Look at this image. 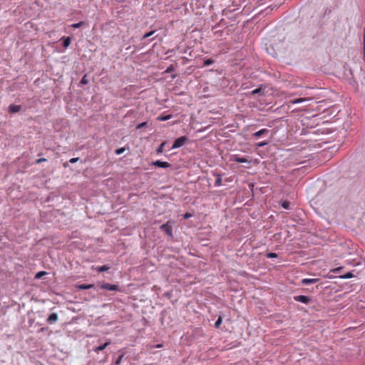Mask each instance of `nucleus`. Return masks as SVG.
<instances>
[{
    "mask_svg": "<svg viewBox=\"0 0 365 365\" xmlns=\"http://www.w3.org/2000/svg\"><path fill=\"white\" fill-rule=\"evenodd\" d=\"M175 225L174 221H168L167 223L161 225L163 230L170 239L173 238V228Z\"/></svg>",
    "mask_w": 365,
    "mask_h": 365,
    "instance_id": "obj_1",
    "label": "nucleus"
},
{
    "mask_svg": "<svg viewBox=\"0 0 365 365\" xmlns=\"http://www.w3.org/2000/svg\"><path fill=\"white\" fill-rule=\"evenodd\" d=\"M163 68H165V66L161 65V69H163Z\"/></svg>",
    "mask_w": 365,
    "mask_h": 365,
    "instance_id": "obj_42",
    "label": "nucleus"
},
{
    "mask_svg": "<svg viewBox=\"0 0 365 365\" xmlns=\"http://www.w3.org/2000/svg\"><path fill=\"white\" fill-rule=\"evenodd\" d=\"M267 257L270 258V259L276 258V257H277V255L274 252H269L267 254Z\"/></svg>",
    "mask_w": 365,
    "mask_h": 365,
    "instance_id": "obj_26",
    "label": "nucleus"
},
{
    "mask_svg": "<svg viewBox=\"0 0 365 365\" xmlns=\"http://www.w3.org/2000/svg\"><path fill=\"white\" fill-rule=\"evenodd\" d=\"M101 288L103 289H106L109 291H119L118 285L110 284L109 283H103L101 284Z\"/></svg>",
    "mask_w": 365,
    "mask_h": 365,
    "instance_id": "obj_5",
    "label": "nucleus"
},
{
    "mask_svg": "<svg viewBox=\"0 0 365 365\" xmlns=\"http://www.w3.org/2000/svg\"><path fill=\"white\" fill-rule=\"evenodd\" d=\"M309 100H310L309 98H297V99L292 101V103L297 104V103H301L303 102L309 101Z\"/></svg>",
    "mask_w": 365,
    "mask_h": 365,
    "instance_id": "obj_13",
    "label": "nucleus"
},
{
    "mask_svg": "<svg viewBox=\"0 0 365 365\" xmlns=\"http://www.w3.org/2000/svg\"><path fill=\"white\" fill-rule=\"evenodd\" d=\"M176 66H177L176 63H172L171 65L168 66L162 73L163 74L170 73L171 74L170 79H171V81L173 80L176 76V75L174 73Z\"/></svg>",
    "mask_w": 365,
    "mask_h": 365,
    "instance_id": "obj_3",
    "label": "nucleus"
},
{
    "mask_svg": "<svg viewBox=\"0 0 365 365\" xmlns=\"http://www.w3.org/2000/svg\"><path fill=\"white\" fill-rule=\"evenodd\" d=\"M294 299L296 302H299L305 304H308L312 302V299L309 297L304 296V295H298L294 296Z\"/></svg>",
    "mask_w": 365,
    "mask_h": 365,
    "instance_id": "obj_4",
    "label": "nucleus"
},
{
    "mask_svg": "<svg viewBox=\"0 0 365 365\" xmlns=\"http://www.w3.org/2000/svg\"><path fill=\"white\" fill-rule=\"evenodd\" d=\"M289 205H290V202H288V201H284L282 202V207H284V209H289Z\"/></svg>",
    "mask_w": 365,
    "mask_h": 365,
    "instance_id": "obj_25",
    "label": "nucleus"
},
{
    "mask_svg": "<svg viewBox=\"0 0 365 365\" xmlns=\"http://www.w3.org/2000/svg\"><path fill=\"white\" fill-rule=\"evenodd\" d=\"M192 216V215L190 212H186L183 215V218L184 219H188L190 217H191Z\"/></svg>",
    "mask_w": 365,
    "mask_h": 365,
    "instance_id": "obj_32",
    "label": "nucleus"
},
{
    "mask_svg": "<svg viewBox=\"0 0 365 365\" xmlns=\"http://www.w3.org/2000/svg\"><path fill=\"white\" fill-rule=\"evenodd\" d=\"M78 160H79L78 158H73L70 159L69 162L71 163H75L78 162Z\"/></svg>",
    "mask_w": 365,
    "mask_h": 365,
    "instance_id": "obj_34",
    "label": "nucleus"
},
{
    "mask_svg": "<svg viewBox=\"0 0 365 365\" xmlns=\"http://www.w3.org/2000/svg\"><path fill=\"white\" fill-rule=\"evenodd\" d=\"M123 357V354H121L118 356V358L117 359V360L115 361V364L116 365H119L120 363H121V361H122V359Z\"/></svg>",
    "mask_w": 365,
    "mask_h": 365,
    "instance_id": "obj_28",
    "label": "nucleus"
},
{
    "mask_svg": "<svg viewBox=\"0 0 365 365\" xmlns=\"http://www.w3.org/2000/svg\"><path fill=\"white\" fill-rule=\"evenodd\" d=\"M213 63H214V60H212L211 58H207L204 61V66H207L212 64Z\"/></svg>",
    "mask_w": 365,
    "mask_h": 365,
    "instance_id": "obj_20",
    "label": "nucleus"
},
{
    "mask_svg": "<svg viewBox=\"0 0 365 365\" xmlns=\"http://www.w3.org/2000/svg\"><path fill=\"white\" fill-rule=\"evenodd\" d=\"M154 32L155 31H150V32H148V33L144 34L143 38H148L149 36H152L154 34Z\"/></svg>",
    "mask_w": 365,
    "mask_h": 365,
    "instance_id": "obj_33",
    "label": "nucleus"
},
{
    "mask_svg": "<svg viewBox=\"0 0 365 365\" xmlns=\"http://www.w3.org/2000/svg\"><path fill=\"white\" fill-rule=\"evenodd\" d=\"M63 40V46L65 48H67L71 44V39L70 37H63L61 38Z\"/></svg>",
    "mask_w": 365,
    "mask_h": 365,
    "instance_id": "obj_12",
    "label": "nucleus"
},
{
    "mask_svg": "<svg viewBox=\"0 0 365 365\" xmlns=\"http://www.w3.org/2000/svg\"><path fill=\"white\" fill-rule=\"evenodd\" d=\"M156 347L159 348L160 347V344L156 345Z\"/></svg>",
    "mask_w": 365,
    "mask_h": 365,
    "instance_id": "obj_43",
    "label": "nucleus"
},
{
    "mask_svg": "<svg viewBox=\"0 0 365 365\" xmlns=\"http://www.w3.org/2000/svg\"><path fill=\"white\" fill-rule=\"evenodd\" d=\"M222 317H220L217 319V321L215 322V328H219V327H220V324H222Z\"/></svg>",
    "mask_w": 365,
    "mask_h": 365,
    "instance_id": "obj_21",
    "label": "nucleus"
},
{
    "mask_svg": "<svg viewBox=\"0 0 365 365\" xmlns=\"http://www.w3.org/2000/svg\"><path fill=\"white\" fill-rule=\"evenodd\" d=\"M341 269H342L341 267H337V268L333 269V272H339Z\"/></svg>",
    "mask_w": 365,
    "mask_h": 365,
    "instance_id": "obj_38",
    "label": "nucleus"
},
{
    "mask_svg": "<svg viewBox=\"0 0 365 365\" xmlns=\"http://www.w3.org/2000/svg\"><path fill=\"white\" fill-rule=\"evenodd\" d=\"M156 152L158 153H160V146H158V148H156Z\"/></svg>",
    "mask_w": 365,
    "mask_h": 365,
    "instance_id": "obj_41",
    "label": "nucleus"
},
{
    "mask_svg": "<svg viewBox=\"0 0 365 365\" xmlns=\"http://www.w3.org/2000/svg\"><path fill=\"white\" fill-rule=\"evenodd\" d=\"M269 133V130L267 128H263V129H261L255 133H254L252 134V137L254 138H259V137H261L262 135H265V134H267Z\"/></svg>",
    "mask_w": 365,
    "mask_h": 365,
    "instance_id": "obj_7",
    "label": "nucleus"
},
{
    "mask_svg": "<svg viewBox=\"0 0 365 365\" xmlns=\"http://www.w3.org/2000/svg\"><path fill=\"white\" fill-rule=\"evenodd\" d=\"M188 140V138L185 135H183V136H181L178 138H177L172 147H171V149H177V148H181L182 146H183L185 143Z\"/></svg>",
    "mask_w": 365,
    "mask_h": 365,
    "instance_id": "obj_2",
    "label": "nucleus"
},
{
    "mask_svg": "<svg viewBox=\"0 0 365 365\" xmlns=\"http://www.w3.org/2000/svg\"><path fill=\"white\" fill-rule=\"evenodd\" d=\"M110 344V342L109 341H106L104 344H101V346L94 348L93 351L98 354L100 351L104 350Z\"/></svg>",
    "mask_w": 365,
    "mask_h": 365,
    "instance_id": "obj_9",
    "label": "nucleus"
},
{
    "mask_svg": "<svg viewBox=\"0 0 365 365\" xmlns=\"http://www.w3.org/2000/svg\"><path fill=\"white\" fill-rule=\"evenodd\" d=\"M78 289H91L93 287H94V284H79L78 285Z\"/></svg>",
    "mask_w": 365,
    "mask_h": 365,
    "instance_id": "obj_14",
    "label": "nucleus"
},
{
    "mask_svg": "<svg viewBox=\"0 0 365 365\" xmlns=\"http://www.w3.org/2000/svg\"><path fill=\"white\" fill-rule=\"evenodd\" d=\"M81 83L83 85H86L88 83V79L86 74H85L81 80Z\"/></svg>",
    "mask_w": 365,
    "mask_h": 365,
    "instance_id": "obj_19",
    "label": "nucleus"
},
{
    "mask_svg": "<svg viewBox=\"0 0 365 365\" xmlns=\"http://www.w3.org/2000/svg\"><path fill=\"white\" fill-rule=\"evenodd\" d=\"M154 165H155V166L160 167V160H156V161L154 163Z\"/></svg>",
    "mask_w": 365,
    "mask_h": 365,
    "instance_id": "obj_36",
    "label": "nucleus"
},
{
    "mask_svg": "<svg viewBox=\"0 0 365 365\" xmlns=\"http://www.w3.org/2000/svg\"><path fill=\"white\" fill-rule=\"evenodd\" d=\"M21 107L18 105H10L9 107V111L11 113H17L20 111Z\"/></svg>",
    "mask_w": 365,
    "mask_h": 365,
    "instance_id": "obj_11",
    "label": "nucleus"
},
{
    "mask_svg": "<svg viewBox=\"0 0 365 365\" xmlns=\"http://www.w3.org/2000/svg\"><path fill=\"white\" fill-rule=\"evenodd\" d=\"M58 314L56 313H52L48 316L47 319V322L52 324L53 322H56L58 320Z\"/></svg>",
    "mask_w": 365,
    "mask_h": 365,
    "instance_id": "obj_10",
    "label": "nucleus"
},
{
    "mask_svg": "<svg viewBox=\"0 0 365 365\" xmlns=\"http://www.w3.org/2000/svg\"><path fill=\"white\" fill-rule=\"evenodd\" d=\"M319 281V278H304L302 279L301 282L302 284H309L317 283Z\"/></svg>",
    "mask_w": 365,
    "mask_h": 365,
    "instance_id": "obj_8",
    "label": "nucleus"
},
{
    "mask_svg": "<svg viewBox=\"0 0 365 365\" xmlns=\"http://www.w3.org/2000/svg\"><path fill=\"white\" fill-rule=\"evenodd\" d=\"M45 161H46V158H38L36 160V163L39 164V163H41L42 162H45Z\"/></svg>",
    "mask_w": 365,
    "mask_h": 365,
    "instance_id": "obj_35",
    "label": "nucleus"
},
{
    "mask_svg": "<svg viewBox=\"0 0 365 365\" xmlns=\"http://www.w3.org/2000/svg\"><path fill=\"white\" fill-rule=\"evenodd\" d=\"M110 269V267L107 266V265H103V266H100V267H96V270L99 272H104V271H107Z\"/></svg>",
    "mask_w": 365,
    "mask_h": 365,
    "instance_id": "obj_16",
    "label": "nucleus"
},
{
    "mask_svg": "<svg viewBox=\"0 0 365 365\" xmlns=\"http://www.w3.org/2000/svg\"><path fill=\"white\" fill-rule=\"evenodd\" d=\"M46 272H43V271H41V272H38L36 274V279H39L41 278L42 276H43L44 274H46Z\"/></svg>",
    "mask_w": 365,
    "mask_h": 365,
    "instance_id": "obj_27",
    "label": "nucleus"
},
{
    "mask_svg": "<svg viewBox=\"0 0 365 365\" xmlns=\"http://www.w3.org/2000/svg\"><path fill=\"white\" fill-rule=\"evenodd\" d=\"M263 93L264 92H263V90L262 88H257L252 91V92H251L252 95H256V94H259V93L263 94Z\"/></svg>",
    "mask_w": 365,
    "mask_h": 365,
    "instance_id": "obj_18",
    "label": "nucleus"
},
{
    "mask_svg": "<svg viewBox=\"0 0 365 365\" xmlns=\"http://www.w3.org/2000/svg\"><path fill=\"white\" fill-rule=\"evenodd\" d=\"M268 144V142L267 141H262V142H259L257 143H256V146L257 147H264L265 145H267Z\"/></svg>",
    "mask_w": 365,
    "mask_h": 365,
    "instance_id": "obj_24",
    "label": "nucleus"
},
{
    "mask_svg": "<svg viewBox=\"0 0 365 365\" xmlns=\"http://www.w3.org/2000/svg\"><path fill=\"white\" fill-rule=\"evenodd\" d=\"M146 125H147V123H146V122H144V123H140V124H138V125L136 126V128H137V129H140V128H142L143 127L145 126Z\"/></svg>",
    "mask_w": 365,
    "mask_h": 365,
    "instance_id": "obj_31",
    "label": "nucleus"
},
{
    "mask_svg": "<svg viewBox=\"0 0 365 365\" xmlns=\"http://www.w3.org/2000/svg\"><path fill=\"white\" fill-rule=\"evenodd\" d=\"M216 175L217 178L215 182V185L219 187L222 185V176L220 174H217Z\"/></svg>",
    "mask_w": 365,
    "mask_h": 365,
    "instance_id": "obj_15",
    "label": "nucleus"
},
{
    "mask_svg": "<svg viewBox=\"0 0 365 365\" xmlns=\"http://www.w3.org/2000/svg\"><path fill=\"white\" fill-rule=\"evenodd\" d=\"M172 117V115H161V121L168 120L170 119Z\"/></svg>",
    "mask_w": 365,
    "mask_h": 365,
    "instance_id": "obj_23",
    "label": "nucleus"
},
{
    "mask_svg": "<svg viewBox=\"0 0 365 365\" xmlns=\"http://www.w3.org/2000/svg\"><path fill=\"white\" fill-rule=\"evenodd\" d=\"M170 166V164L168 162L161 161V168H166Z\"/></svg>",
    "mask_w": 365,
    "mask_h": 365,
    "instance_id": "obj_30",
    "label": "nucleus"
},
{
    "mask_svg": "<svg viewBox=\"0 0 365 365\" xmlns=\"http://www.w3.org/2000/svg\"><path fill=\"white\" fill-rule=\"evenodd\" d=\"M170 295H171V294H170V292H166V293H165V294H164V296H165V297H168V298H170Z\"/></svg>",
    "mask_w": 365,
    "mask_h": 365,
    "instance_id": "obj_39",
    "label": "nucleus"
},
{
    "mask_svg": "<svg viewBox=\"0 0 365 365\" xmlns=\"http://www.w3.org/2000/svg\"><path fill=\"white\" fill-rule=\"evenodd\" d=\"M165 145V142L161 143V145H160V147H161V153L163 152V148H164Z\"/></svg>",
    "mask_w": 365,
    "mask_h": 365,
    "instance_id": "obj_37",
    "label": "nucleus"
},
{
    "mask_svg": "<svg viewBox=\"0 0 365 365\" xmlns=\"http://www.w3.org/2000/svg\"><path fill=\"white\" fill-rule=\"evenodd\" d=\"M354 277V274H352L351 272H349L346 274H344V275H341L340 276V278L341 279H350V278H352Z\"/></svg>",
    "mask_w": 365,
    "mask_h": 365,
    "instance_id": "obj_17",
    "label": "nucleus"
},
{
    "mask_svg": "<svg viewBox=\"0 0 365 365\" xmlns=\"http://www.w3.org/2000/svg\"><path fill=\"white\" fill-rule=\"evenodd\" d=\"M363 41H364V52H365V31H364V35Z\"/></svg>",
    "mask_w": 365,
    "mask_h": 365,
    "instance_id": "obj_40",
    "label": "nucleus"
},
{
    "mask_svg": "<svg viewBox=\"0 0 365 365\" xmlns=\"http://www.w3.org/2000/svg\"><path fill=\"white\" fill-rule=\"evenodd\" d=\"M231 161H235L239 163H249L248 160L244 157H240L237 155H232L230 158Z\"/></svg>",
    "mask_w": 365,
    "mask_h": 365,
    "instance_id": "obj_6",
    "label": "nucleus"
},
{
    "mask_svg": "<svg viewBox=\"0 0 365 365\" xmlns=\"http://www.w3.org/2000/svg\"><path fill=\"white\" fill-rule=\"evenodd\" d=\"M83 24H84V22L81 21V22H78V23L73 24L71 26L74 28V29H78V28H80Z\"/></svg>",
    "mask_w": 365,
    "mask_h": 365,
    "instance_id": "obj_22",
    "label": "nucleus"
},
{
    "mask_svg": "<svg viewBox=\"0 0 365 365\" xmlns=\"http://www.w3.org/2000/svg\"><path fill=\"white\" fill-rule=\"evenodd\" d=\"M125 151V148H118L115 150V153L117 155H120L122 154L123 152Z\"/></svg>",
    "mask_w": 365,
    "mask_h": 365,
    "instance_id": "obj_29",
    "label": "nucleus"
}]
</instances>
